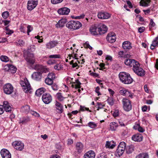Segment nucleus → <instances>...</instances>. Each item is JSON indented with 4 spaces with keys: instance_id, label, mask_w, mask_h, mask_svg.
I'll return each mask as SVG.
<instances>
[{
    "instance_id": "nucleus-28",
    "label": "nucleus",
    "mask_w": 158,
    "mask_h": 158,
    "mask_svg": "<svg viewBox=\"0 0 158 158\" xmlns=\"http://www.w3.org/2000/svg\"><path fill=\"white\" fill-rule=\"evenodd\" d=\"M110 129L112 131H115L118 127V123L115 122L111 123H110Z\"/></svg>"
},
{
    "instance_id": "nucleus-12",
    "label": "nucleus",
    "mask_w": 158,
    "mask_h": 158,
    "mask_svg": "<svg viewBox=\"0 0 158 158\" xmlns=\"http://www.w3.org/2000/svg\"><path fill=\"white\" fill-rule=\"evenodd\" d=\"M106 39L109 43H113L116 40V35L114 33H109L106 37Z\"/></svg>"
},
{
    "instance_id": "nucleus-56",
    "label": "nucleus",
    "mask_w": 158,
    "mask_h": 158,
    "mask_svg": "<svg viewBox=\"0 0 158 158\" xmlns=\"http://www.w3.org/2000/svg\"><path fill=\"white\" fill-rule=\"evenodd\" d=\"M97 106H98V109H97V110H99V109H102L103 108V107L105 106L104 105L102 104V103L101 102H98L97 103Z\"/></svg>"
},
{
    "instance_id": "nucleus-4",
    "label": "nucleus",
    "mask_w": 158,
    "mask_h": 158,
    "mask_svg": "<svg viewBox=\"0 0 158 158\" xmlns=\"http://www.w3.org/2000/svg\"><path fill=\"white\" fill-rule=\"evenodd\" d=\"M20 84L23 87V89L25 92L27 93L29 92L31 93V92L30 85L27 79H24V81H21Z\"/></svg>"
},
{
    "instance_id": "nucleus-11",
    "label": "nucleus",
    "mask_w": 158,
    "mask_h": 158,
    "mask_svg": "<svg viewBox=\"0 0 158 158\" xmlns=\"http://www.w3.org/2000/svg\"><path fill=\"white\" fill-rule=\"evenodd\" d=\"M14 148L16 150L22 151L24 147V144L21 141H15L12 144Z\"/></svg>"
},
{
    "instance_id": "nucleus-52",
    "label": "nucleus",
    "mask_w": 158,
    "mask_h": 158,
    "mask_svg": "<svg viewBox=\"0 0 158 158\" xmlns=\"http://www.w3.org/2000/svg\"><path fill=\"white\" fill-rule=\"evenodd\" d=\"M5 28L6 30V34L11 35L14 32L13 31L10 30L8 27V26L6 27Z\"/></svg>"
},
{
    "instance_id": "nucleus-64",
    "label": "nucleus",
    "mask_w": 158,
    "mask_h": 158,
    "mask_svg": "<svg viewBox=\"0 0 158 158\" xmlns=\"http://www.w3.org/2000/svg\"><path fill=\"white\" fill-rule=\"evenodd\" d=\"M77 54H74V55L72 54H69V59H71V57H72L73 58H75L76 59H78V58H77L78 56Z\"/></svg>"
},
{
    "instance_id": "nucleus-45",
    "label": "nucleus",
    "mask_w": 158,
    "mask_h": 158,
    "mask_svg": "<svg viewBox=\"0 0 158 158\" xmlns=\"http://www.w3.org/2000/svg\"><path fill=\"white\" fill-rule=\"evenodd\" d=\"M45 82L46 84L48 85H51L53 83V81L47 77L45 79Z\"/></svg>"
},
{
    "instance_id": "nucleus-8",
    "label": "nucleus",
    "mask_w": 158,
    "mask_h": 158,
    "mask_svg": "<svg viewBox=\"0 0 158 158\" xmlns=\"http://www.w3.org/2000/svg\"><path fill=\"white\" fill-rule=\"evenodd\" d=\"M42 99L43 102L45 104H48L52 100V97L49 94L45 93L42 96Z\"/></svg>"
},
{
    "instance_id": "nucleus-15",
    "label": "nucleus",
    "mask_w": 158,
    "mask_h": 158,
    "mask_svg": "<svg viewBox=\"0 0 158 158\" xmlns=\"http://www.w3.org/2000/svg\"><path fill=\"white\" fill-rule=\"evenodd\" d=\"M32 78L36 81H40L42 77V73L40 72H35L31 75Z\"/></svg>"
},
{
    "instance_id": "nucleus-62",
    "label": "nucleus",
    "mask_w": 158,
    "mask_h": 158,
    "mask_svg": "<svg viewBox=\"0 0 158 158\" xmlns=\"http://www.w3.org/2000/svg\"><path fill=\"white\" fill-rule=\"evenodd\" d=\"M80 110L81 111H84L85 110L89 111V112H91V111L89 110V108H88L85 107L84 106H80Z\"/></svg>"
},
{
    "instance_id": "nucleus-17",
    "label": "nucleus",
    "mask_w": 158,
    "mask_h": 158,
    "mask_svg": "<svg viewBox=\"0 0 158 158\" xmlns=\"http://www.w3.org/2000/svg\"><path fill=\"white\" fill-rule=\"evenodd\" d=\"M99 18L101 19H108L110 16V15L106 12H100L98 15Z\"/></svg>"
},
{
    "instance_id": "nucleus-7",
    "label": "nucleus",
    "mask_w": 158,
    "mask_h": 158,
    "mask_svg": "<svg viewBox=\"0 0 158 158\" xmlns=\"http://www.w3.org/2000/svg\"><path fill=\"white\" fill-rule=\"evenodd\" d=\"M4 92L7 94H11L13 92L14 88L13 86L10 83H7L3 86Z\"/></svg>"
},
{
    "instance_id": "nucleus-53",
    "label": "nucleus",
    "mask_w": 158,
    "mask_h": 158,
    "mask_svg": "<svg viewBox=\"0 0 158 158\" xmlns=\"http://www.w3.org/2000/svg\"><path fill=\"white\" fill-rule=\"evenodd\" d=\"M10 22V20H2V19H0V24H2L3 23L4 25L5 26L8 25Z\"/></svg>"
},
{
    "instance_id": "nucleus-44",
    "label": "nucleus",
    "mask_w": 158,
    "mask_h": 158,
    "mask_svg": "<svg viewBox=\"0 0 158 158\" xmlns=\"http://www.w3.org/2000/svg\"><path fill=\"white\" fill-rule=\"evenodd\" d=\"M43 69V67L41 65L36 64L34 67L35 69L42 71Z\"/></svg>"
},
{
    "instance_id": "nucleus-46",
    "label": "nucleus",
    "mask_w": 158,
    "mask_h": 158,
    "mask_svg": "<svg viewBox=\"0 0 158 158\" xmlns=\"http://www.w3.org/2000/svg\"><path fill=\"white\" fill-rule=\"evenodd\" d=\"M88 126L91 128H94L97 126V124L94 122H89L88 123Z\"/></svg>"
},
{
    "instance_id": "nucleus-13",
    "label": "nucleus",
    "mask_w": 158,
    "mask_h": 158,
    "mask_svg": "<svg viewBox=\"0 0 158 158\" xmlns=\"http://www.w3.org/2000/svg\"><path fill=\"white\" fill-rule=\"evenodd\" d=\"M98 31L100 35H102L106 33L107 31V27L105 25L100 24L98 26Z\"/></svg>"
},
{
    "instance_id": "nucleus-57",
    "label": "nucleus",
    "mask_w": 158,
    "mask_h": 158,
    "mask_svg": "<svg viewBox=\"0 0 158 158\" xmlns=\"http://www.w3.org/2000/svg\"><path fill=\"white\" fill-rule=\"evenodd\" d=\"M119 114V111L118 110L116 109L113 113V116L114 117L118 116Z\"/></svg>"
},
{
    "instance_id": "nucleus-39",
    "label": "nucleus",
    "mask_w": 158,
    "mask_h": 158,
    "mask_svg": "<svg viewBox=\"0 0 158 158\" xmlns=\"http://www.w3.org/2000/svg\"><path fill=\"white\" fill-rule=\"evenodd\" d=\"M56 96L57 99L60 102L63 101L64 100V99L65 98L63 96L62 94L60 92L57 93L56 94Z\"/></svg>"
},
{
    "instance_id": "nucleus-27",
    "label": "nucleus",
    "mask_w": 158,
    "mask_h": 158,
    "mask_svg": "<svg viewBox=\"0 0 158 158\" xmlns=\"http://www.w3.org/2000/svg\"><path fill=\"white\" fill-rule=\"evenodd\" d=\"M115 145V143L113 141L106 142L105 146L106 148H113Z\"/></svg>"
},
{
    "instance_id": "nucleus-25",
    "label": "nucleus",
    "mask_w": 158,
    "mask_h": 158,
    "mask_svg": "<svg viewBox=\"0 0 158 158\" xmlns=\"http://www.w3.org/2000/svg\"><path fill=\"white\" fill-rule=\"evenodd\" d=\"M131 138L135 141L140 142L142 140L143 137L141 135L136 134L133 135Z\"/></svg>"
},
{
    "instance_id": "nucleus-38",
    "label": "nucleus",
    "mask_w": 158,
    "mask_h": 158,
    "mask_svg": "<svg viewBox=\"0 0 158 158\" xmlns=\"http://www.w3.org/2000/svg\"><path fill=\"white\" fill-rule=\"evenodd\" d=\"M118 57L126 58L127 57L128 55L126 54V52L123 51H120L118 53Z\"/></svg>"
},
{
    "instance_id": "nucleus-48",
    "label": "nucleus",
    "mask_w": 158,
    "mask_h": 158,
    "mask_svg": "<svg viewBox=\"0 0 158 158\" xmlns=\"http://www.w3.org/2000/svg\"><path fill=\"white\" fill-rule=\"evenodd\" d=\"M50 58L60 59L61 58V56L60 54H53L50 55L49 56Z\"/></svg>"
},
{
    "instance_id": "nucleus-18",
    "label": "nucleus",
    "mask_w": 158,
    "mask_h": 158,
    "mask_svg": "<svg viewBox=\"0 0 158 158\" xmlns=\"http://www.w3.org/2000/svg\"><path fill=\"white\" fill-rule=\"evenodd\" d=\"M70 11V9L67 7L62 8L58 10V12L59 14L64 15H68Z\"/></svg>"
},
{
    "instance_id": "nucleus-34",
    "label": "nucleus",
    "mask_w": 158,
    "mask_h": 158,
    "mask_svg": "<svg viewBox=\"0 0 158 158\" xmlns=\"http://www.w3.org/2000/svg\"><path fill=\"white\" fill-rule=\"evenodd\" d=\"M30 121V119L28 117H23L20 118L19 121V123H22L23 124H25Z\"/></svg>"
},
{
    "instance_id": "nucleus-42",
    "label": "nucleus",
    "mask_w": 158,
    "mask_h": 158,
    "mask_svg": "<svg viewBox=\"0 0 158 158\" xmlns=\"http://www.w3.org/2000/svg\"><path fill=\"white\" fill-rule=\"evenodd\" d=\"M150 2V0H144L142 3L140 2V5L142 6H148V4Z\"/></svg>"
},
{
    "instance_id": "nucleus-16",
    "label": "nucleus",
    "mask_w": 158,
    "mask_h": 158,
    "mask_svg": "<svg viewBox=\"0 0 158 158\" xmlns=\"http://www.w3.org/2000/svg\"><path fill=\"white\" fill-rule=\"evenodd\" d=\"M58 41L56 40L51 41L46 44L47 49H51L56 47L58 44Z\"/></svg>"
},
{
    "instance_id": "nucleus-36",
    "label": "nucleus",
    "mask_w": 158,
    "mask_h": 158,
    "mask_svg": "<svg viewBox=\"0 0 158 158\" xmlns=\"http://www.w3.org/2000/svg\"><path fill=\"white\" fill-rule=\"evenodd\" d=\"M5 67L8 68V70L9 71L12 70L13 71V72L14 73H15L17 70L16 68L11 64H7Z\"/></svg>"
},
{
    "instance_id": "nucleus-24",
    "label": "nucleus",
    "mask_w": 158,
    "mask_h": 158,
    "mask_svg": "<svg viewBox=\"0 0 158 158\" xmlns=\"http://www.w3.org/2000/svg\"><path fill=\"white\" fill-rule=\"evenodd\" d=\"M98 29V27H97L95 26H92L90 28L89 31L92 35H97L99 34Z\"/></svg>"
},
{
    "instance_id": "nucleus-14",
    "label": "nucleus",
    "mask_w": 158,
    "mask_h": 158,
    "mask_svg": "<svg viewBox=\"0 0 158 158\" xmlns=\"http://www.w3.org/2000/svg\"><path fill=\"white\" fill-rule=\"evenodd\" d=\"M2 158H11V155L10 152L6 149H2L0 152Z\"/></svg>"
},
{
    "instance_id": "nucleus-19",
    "label": "nucleus",
    "mask_w": 158,
    "mask_h": 158,
    "mask_svg": "<svg viewBox=\"0 0 158 158\" xmlns=\"http://www.w3.org/2000/svg\"><path fill=\"white\" fill-rule=\"evenodd\" d=\"M55 107L57 112L58 113L61 114L63 111V107L62 105L58 102L56 101L55 104Z\"/></svg>"
},
{
    "instance_id": "nucleus-59",
    "label": "nucleus",
    "mask_w": 158,
    "mask_h": 158,
    "mask_svg": "<svg viewBox=\"0 0 158 158\" xmlns=\"http://www.w3.org/2000/svg\"><path fill=\"white\" fill-rule=\"evenodd\" d=\"M56 62V61L54 60H49L47 62V63L48 64H55Z\"/></svg>"
},
{
    "instance_id": "nucleus-23",
    "label": "nucleus",
    "mask_w": 158,
    "mask_h": 158,
    "mask_svg": "<svg viewBox=\"0 0 158 158\" xmlns=\"http://www.w3.org/2000/svg\"><path fill=\"white\" fill-rule=\"evenodd\" d=\"M95 156L94 152L91 150L87 152L85 154L83 158H95Z\"/></svg>"
},
{
    "instance_id": "nucleus-6",
    "label": "nucleus",
    "mask_w": 158,
    "mask_h": 158,
    "mask_svg": "<svg viewBox=\"0 0 158 158\" xmlns=\"http://www.w3.org/2000/svg\"><path fill=\"white\" fill-rule=\"evenodd\" d=\"M126 144L124 142H122L119 143L116 150V152L119 157L123 153L126 149Z\"/></svg>"
},
{
    "instance_id": "nucleus-55",
    "label": "nucleus",
    "mask_w": 158,
    "mask_h": 158,
    "mask_svg": "<svg viewBox=\"0 0 158 158\" xmlns=\"http://www.w3.org/2000/svg\"><path fill=\"white\" fill-rule=\"evenodd\" d=\"M24 44V42L22 40H19L18 42H17V44L18 46H23Z\"/></svg>"
},
{
    "instance_id": "nucleus-20",
    "label": "nucleus",
    "mask_w": 158,
    "mask_h": 158,
    "mask_svg": "<svg viewBox=\"0 0 158 158\" xmlns=\"http://www.w3.org/2000/svg\"><path fill=\"white\" fill-rule=\"evenodd\" d=\"M137 61H136L135 60L128 59L125 60L124 63L127 65L133 67L134 65L136 63Z\"/></svg>"
},
{
    "instance_id": "nucleus-21",
    "label": "nucleus",
    "mask_w": 158,
    "mask_h": 158,
    "mask_svg": "<svg viewBox=\"0 0 158 158\" xmlns=\"http://www.w3.org/2000/svg\"><path fill=\"white\" fill-rule=\"evenodd\" d=\"M84 145L81 142H77L76 145V149L78 153H81L84 150Z\"/></svg>"
},
{
    "instance_id": "nucleus-30",
    "label": "nucleus",
    "mask_w": 158,
    "mask_h": 158,
    "mask_svg": "<svg viewBox=\"0 0 158 158\" xmlns=\"http://www.w3.org/2000/svg\"><path fill=\"white\" fill-rule=\"evenodd\" d=\"M30 106L29 105H26L22 106L21 108V110L23 112L27 114L30 111Z\"/></svg>"
},
{
    "instance_id": "nucleus-5",
    "label": "nucleus",
    "mask_w": 158,
    "mask_h": 158,
    "mask_svg": "<svg viewBox=\"0 0 158 158\" xmlns=\"http://www.w3.org/2000/svg\"><path fill=\"white\" fill-rule=\"evenodd\" d=\"M122 103L123 110L128 112L132 109V105L131 101L126 98H123L122 100Z\"/></svg>"
},
{
    "instance_id": "nucleus-31",
    "label": "nucleus",
    "mask_w": 158,
    "mask_h": 158,
    "mask_svg": "<svg viewBox=\"0 0 158 158\" xmlns=\"http://www.w3.org/2000/svg\"><path fill=\"white\" fill-rule=\"evenodd\" d=\"M134 146L133 145H130L126 147V151L128 154L131 153L134 150Z\"/></svg>"
},
{
    "instance_id": "nucleus-54",
    "label": "nucleus",
    "mask_w": 158,
    "mask_h": 158,
    "mask_svg": "<svg viewBox=\"0 0 158 158\" xmlns=\"http://www.w3.org/2000/svg\"><path fill=\"white\" fill-rule=\"evenodd\" d=\"M51 85V87L53 90L54 91H56L58 89L59 87L56 84L53 83Z\"/></svg>"
},
{
    "instance_id": "nucleus-40",
    "label": "nucleus",
    "mask_w": 158,
    "mask_h": 158,
    "mask_svg": "<svg viewBox=\"0 0 158 158\" xmlns=\"http://www.w3.org/2000/svg\"><path fill=\"white\" fill-rule=\"evenodd\" d=\"M54 68L56 70H60L63 69V65L60 63L57 64L54 66Z\"/></svg>"
},
{
    "instance_id": "nucleus-29",
    "label": "nucleus",
    "mask_w": 158,
    "mask_h": 158,
    "mask_svg": "<svg viewBox=\"0 0 158 158\" xmlns=\"http://www.w3.org/2000/svg\"><path fill=\"white\" fill-rule=\"evenodd\" d=\"M158 46V36L156 37L153 40L152 44H151V49L153 50L155 47Z\"/></svg>"
},
{
    "instance_id": "nucleus-60",
    "label": "nucleus",
    "mask_w": 158,
    "mask_h": 158,
    "mask_svg": "<svg viewBox=\"0 0 158 158\" xmlns=\"http://www.w3.org/2000/svg\"><path fill=\"white\" fill-rule=\"evenodd\" d=\"M84 46L86 48H89L90 50L92 49V47L89 45L88 42H86L84 44Z\"/></svg>"
},
{
    "instance_id": "nucleus-33",
    "label": "nucleus",
    "mask_w": 158,
    "mask_h": 158,
    "mask_svg": "<svg viewBox=\"0 0 158 158\" xmlns=\"http://www.w3.org/2000/svg\"><path fill=\"white\" fill-rule=\"evenodd\" d=\"M149 157L148 153L145 152L140 153L136 157V158H149Z\"/></svg>"
},
{
    "instance_id": "nucleus-2",
    "label": "nucleus",
    "mask_w": 158,
    "mask_h": 158,
    "mask_svg": "<svg viewBox=\"0 0 158 158\" xmlns=\"http://www.w3.org/2000/svg\"><path fill=\"white\" fill-rule=\"evenodd\" d=\"M81 26V23L77 21H71L66 24V27L72 31L79 29Z\"/></svg>"
},
{
    "instance_id": "nucleus-22",
    "label": "nucleus",
    "mask_w": 158,
    "mask_h": 158,
    "mask_svg": "<svg viewBox=\"0 0 158 158\" xmlns=\"http://www.w3.org/2000/svg\"><path fill=\"white\" fill-rule=\"evenodd\" d=\"M3 108L7 112H11V107L10 104L7 101H5L3 102Z\"/></svg>"
},
{
    "instance_id": "nucleus-32",
    "label": "nucleus",
    "mask_w": 158,
    "mask_h": 158,
    "mask_svg": "<svg viewBox=\"0 0 158 158\" xmlns=\"http://www.w3.org/2000/svg\"><path fill=\"white\" fill-rule=\"evenodd\" d=\"M66 20L65 19H61L56 24L57 27H63L64 24L66 23Z\"/></svg>"
},
{
    "instance_id": "nucleus-35",
    "label": "nucleus",
    "mask_w": 158,
    "mask_h": 158,
    "mask_svg": "<svg viewBox=\"0 0 158 158\" xmlns=\"http://www.w3.org/2000/svg\"><path fill=\"white\" fill-rule=\"evenodd\" d=\"M45 90V89L44 88H40L36 90L35 94L37 96H39L44 93Z\"/></svg>"
},
{
    "instance_id": "nucleus-41",
    "label": "nucleus",
    "mask_w": 158,
    "mask_h": 158,
    "mask_svg": "<svg viewBox=\"0 0 158 158\" xmlns=\"http://www.w3.org/2000/svg\"><path fill=\"white\" fill-rule=\"evenodd\" d=\"M55 74L53 73H49L47 77L53 81L55 78Z\"/></svg>"
},
{
    "instance_id": "nucleus-10",
    "label": "nucleus",
    "mask_w": 158,
    "mask_h": 158,
    "mask_svg": "<svg viewBox=\"0 0 158 158\" xmlns=\"http://www.w3.org/2000/svg\"><path fill=\"white\" fill-rule=\"evenodd\" d=\"M25 59L27 64L29 65H33L35 62V59L34 55L32 53L28 54L27 57L25 58Z\"/></svg>"
},
{
    "instance_id": "nucleus-49",
    "label": "nucleus",
    "mask_w": 158,
    "mask_h": 158,
    "mask_svg": "<svg viewBox=\"0 0 158 158\" xmlns=\"http://www.w3.org/2000/svg\"><path fill=\"white\" fill-rule=\"evenodd\" d=\"M1 61L4 62H7L9 61L8 58L6 56H2L0 57Z\"/></svg>"
},
{
    "instance_id": "nucleus-58",
    "label": "nucleus",
    "mask_w": 158,
    "mask_h": 158,
    "mask_svg": "<svg viewBox=\"0 0 158 158\" xmlns=\"http://www.w3.org/2000/svg\"><path fill=\"white\" fill-rule=\"evenodd\" d=\"M76 84L75 85V88H81L80 85L81 83L78 80H76Z\"/></svg>"
},
{
    "instance_id": "nucleus-1",
    "label": "nucleus",
    "mask_w": 158,
    "mask_h": 158,
    "mask_svg": "<svg viewBox=\"0 0 158 158\" xmlns=\"http://www.w3.org/2000/svg\"><path fill=\"white\" fill-rule=\"evenodd\" d=\"M119 77L122 82L125 84H130L133 81L130 74L125 72H120L119 74Z\"/></svg>"
},
{
    "instance_id": "nucleus-9",
    "label": "nucleus",
    "mask_w": 158,
    "mask_h": 158,
    "mask_svg": "<svg viewBox=\"0 0 158 158\" xmlns=\"http://www.w3.org/2000/svg\"><path fill=\"white\" fill-rule=\"evenodd\" d=\"M38 3V0H29L27 2V8L31 10L35 8Z\"/></svg>"
},
{
    "instance_id": "nucleus-50",
    "label": "nucleus",
    "mask_w": 158,
    "mask_h": 158,
    "mask_svg": "<svg viewBox=\"0 0 158 158\" xmlns=\"http://www.w3.org/2000/svg\"><path fill=\"white\" fill-rule=\"evenodd\" d=\"M9 16V12L7 11H4L2 14V16L4 19L7 18Z\"/></svg>"
},
{
    "instance_id": "nucleus-3",
    "label": "nucleus",
    "mask_w": 158,
    "mask_h": 158,
    "mask_svg": "<svg viewBox=\"0 0 158 158\" xmlns=\"http://www.w3.org/2000/svg\"><path fill=\"white\" fill-rule=\"evenodd\" d=\"M134 72L137 75L140 77H143L145 74V71L140 67L139 63L137 62L132 68Z\"/></svg>"
},
{
    "instance_id": "nucleus-43",
    "label": "nucleus",
    "mask_w": 158,
    "mask_h": 158,
    "mask_svg": "<svg viewBox=\"0 0 158 158\" xmlns=\"http://www.w3.org/2000/svg\"><path fill=\"white\" fill-rule=\"evenodd\" d=\"M134 128L135 129H138V130L140 132H143L144 131V130L138 124L137 126H134Z\"/></svg>"
},
{
    "instance_id": "nucleus-63",
    "label": "nucleus",
    "mask_w": 158,
    "mask_h": 158,
    "mask_svg": "<svg viewBox=\"0 0 158 158\" xmlns=\"http://www.w3.org/2000/svg\"><path fill=\"white\" fill-rule=\"evenodd\" d=\"M63 0H51V2L53 4H56L61 2Z\"/></svg>"
},
{
    "instance_id": "nucleus-26",
    "label": "nucleus",
    "mask_w": 158,
    "mask_h": 158,
    "mask_svg": "<svg viewBox=\"0 0 158 158\" xmlns=\"http://www.w3.org/2000/svg\"><path fill=\"white\" fill-rule=\"evenodd\" d=\"M123 47L126 51H128L131 49L132 47L131 43L128 41H125L123 43Z\"/></svg>"
},
{
    "instance_id": "nucleus-51",
    "label": "nucleus",
    "mask_w": 158,
    "mask_h": 158,
    "mask_svg": "<svg viewBox=\"0 0 158 158\" xmlns=\"http://www.w3.org/2000/svg\"><path fill=\"white\" fill-rule=\"evenodd\" d=\"M107 153L102 152L98 156V158H107Z\"/></svg>"
},
{
    "instance_id": "nucleus-37",
    "label": "nucleus",
    "mask_w": 158,
    "mask_h": 158,
    "mask_svg": "<svg viewBox=\"0 0 158 158\" xmlns=\"http://www.w3.org/2000/svg\"><path fill=\"white\" fill-rule=\"evenodd\" d=\"M119 93L123 96H127L129 94V91L126 89H121L119 91Z\"/></svg>"
},
{
    "instance_id": "nucleus-47",
    "label": "nucleus",
    "mask_w": 158,
    "mask_h": 158,
    "mask_svg": "<svg viewBox=\"0 0 158 158\" xmlns=\"http://www.w3.org/2000/svg\"><path fill=\"white\" fill-rule=\"evenodd\" d=\"M108 103L110 105L112 106L114 103V101L112 98H109L107 100Z\"/></svg>"
},
{
    "instance_id": "nucleus-61",
    "label": "nucleus",
    "mask_w": 158,
    "mask_h": 158,
    "mask_svg": "<svg viewBox=\"0 0 158 158\" xmlns=\"http://www.w3.org/2000/svg\"><path fill=\"white\" fill-rule=\"evenodd\" d=\"M78 112V111L77 110L73 111L71 113H69L68 115L69 118H72V114H77Z\"/></svg>"
}]
</instances>
